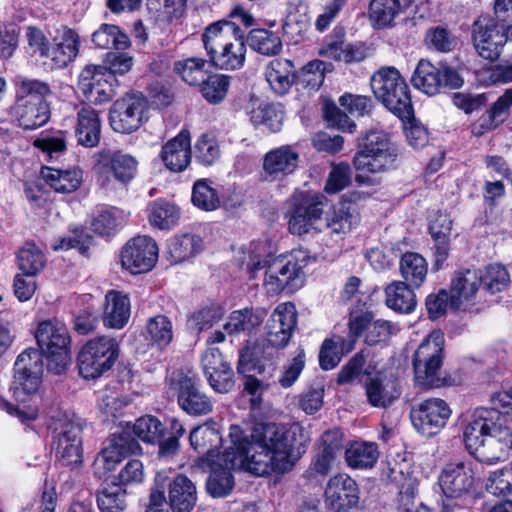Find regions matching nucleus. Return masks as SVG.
<instances>
[{
    "mask_svg": "<svg viewBox=\"0 0 512 512\" xmlns=\"http://www.w3.org/2000/svg\"><path fill=\"white\" fill-rule=\"evenodd\" d=\"M303 429L293 425L290 429L276 423H256L251 430L250 441L242 437L239 426H231L232 446L211 461V473L207 480V491L213 497L226 496L234 486L232 469L244 468L257 476L271 472L285 473L292 469V454L297 435Z\"/></svg>",
    "mask_w": 512,
    "mask_h": 512,
    "instance_id": "obj_1",
    "label": "nucleus"
},
{
    "mask_svg": "<svg viewBox=\"0 0 512 512\" xmlns=\"http://www.w3.org/2000/svg\"><path fill=\"white\" fill-rule=\"evenodd\" d=\"M44 354L36 349H26L16 359L11 385L16 405L7 404V411L22 420H34L38 415V391L43 375Z\"/></svg>",
    "mask_w": 512,
    "mask_h": 512,
    "instance_id": "obj_2",
    "label": "nucleus"
},
{
    "mask_svg": "<svg viewBox=\"0 0 512 512\" xmlns=\"http://www.w3.org/2000/svg\"><path fill=\"white\" fill-rule=\"evenodd\" d=\"M495 416L494 411L477 408L470 415L463 431V440L470 454L489 464L506 456L505 444L496 437L502 423H496Z\"/></svg>",
    "mask_w": 512,
    "mask_h": 512,
    "instance_id": "obj_3",
    "label": "nucleus"
},
{
    "mask_svg": "<svg viewBox=\"0 0 512 512\" xmlns=\"http://www.w3.org/2000/svg\"><path fill=\"white\" fill-rule=\"evenodd\" d=\"M97 185L106 195L127 191L138 173V161L121 151L103 149L93 155Z\"/></svg>",
    "mask_w": 512,
    "mask_h": 512,
    "instance_id": "obj_4",
    "label": "nucleus"
},
{
    "mask_svg": "<svg viewBox=\"0 0 512 512\" xmlns=\"http://www.w3.org/2000/svg\"><path fill=\"white\" fill-rule=\"evenodd\" d=\"M398 156V149L386 132L370 130L360 140L353 158L355 169L362 173L356 176V180L364 182V175L383 173L394 168Z\"/></svg>",
    "mask_w": 512,
    "mask_h": 512,
    "instance_id": "obj_5",
    "label": "nucleus"
},
{
    "mask_svg": "<svg viewBox=\"0 0 512 512\" xmlns=\"http://www.w3.org/2000/svg\"><path fill=\"white\" fill-rule=\"evenodd\" d=\"M375 97L402 121L413 118V105L409 87L394 67H383L371 78Z\"/></svg>",
    "mask_w": 512,
    "mask_h": 512,
    "instance_id": "obj_6",
    "label": "nucleus"
},
{
    "mask_svg": "<svg viewBox=\"0 0 512 512\" xmlns=\"http://www.w3.org/2000/svg\"><path fill=\"white\" fill-rule=\"evenodd\" d=\"M444 334L435 330L419 345L414 354L413 369L416 385L423 388H439L447 385L440 376L444 357Z\"/></svg>",
    "mask_w": 512,
    "mask_h": 512,
    "instance_id": "obj_7",
    "label": "nucleus"
},
{
    "mask_svg": "<svg viewBox=\"0 0 512 512\" xmlns=\"http://www.w3.org/2000/svg\"><path fill=\"white\" fill-rule=\"evenodd\" d=\"M40 352L47 359V368L54 374H61L70 363L71 337L66 325L57 320L39 323L36 334Z\"/></svg>",
    "mask_w": 512,
    "mask_h": 512,
    "instance_id": "obj_8",
    "label": "nucleus"
},
{
    "mask_svg": "<svg viewBox=\"0 0 512 512\" xmlns=\"http://www.w3.org/2000/svg\"><path fill=\"white\" fill-rule=\"evenodd\" d=\"M119 355V344L109 336L89 340L79 351L77 365L85 379H95L110 370Z\"/></svg>",
    "mask_w": 512,
    "mask_h": 512,
    "instance_id": "obj_9",
    "label": "nucleus"
},
{
    "mask_svg": "<svg viewBox=\"0 0 512 512\" xmlns=\"http://www.w3.org/2000/svg\"><path fill=\"white\" fill-rule=\"evenodd\" d=\"M411 81L416 89L430 96L440 93L442 88L458 89L464 82L455 68L444 64L435 66L426 59L418 62Z\"/></svg>",
    "mask_w": 512,
    "mask_h": 512,
    "instance_id": "obj_10",
    "label": "nucleus"
},
{
    "mask_svg": "<svg viewBox=\"0 0 512 512\" xmlns=\"http://www.w3.org/2000/svg\"><path fill=\"white\" fill-rule=\"evenodd\" d=\"M308 256L302 250H294L288 256H279L267 265L265 281L274 286L273 291L286 288L294 290L303 283V268Z\"/></svg>",
    "mask_w": 512,
    "mask_h": 512,
    "instance_id": "obj_11",
    "label": "nucleus"
},
{
    "mask_svg": "<svg viewBox=\"0 0 512 512\" xmlns=\"http://www.w3.org/2000/svg\"><path fill=\"white\" fill-rule=\"evenodd\" d=\"M147 100L141 93H129L117 99L110 108V125L115 132L129 134L147 120Z\"/></svg>",
    "mask_w": 512,
    "mask_h": 512,
    "instance_id": "obj_12",
    "label": "nucleus"
},
{
    "mask_svg": "<svg viewBox=\"0 0 512 512\" xmlns=\"http://www.w3.org/2000/svg\"><path fill=\"white\" fill-rule=\"evenodd\" d=\"M342 441L337 431H326L317 441L309 467L304 477L321 481L338 465Z\"/></svg>",
    "mask_w": 512,
    "mask_h": 512,
    "instance_id": "obj_13",
    "label": "nucleus"
},
{
    "mask_svg": "<svg viewBox=\"0 0 512 512\" xmlns=\"http://www.w3.org/2000/svg\"><path fill=\"white\" fill-rule=\"evenodd\" d=\"M508 40L505 29L490 16H480L472 26V41L477 54L489 61L497 60Z\"/></svg>",
    "mask_w": 512,
    "mask_h": 512,
    "instance_id": "obj_14",
    "label": "nucleus"
},
{
    "mask_svg": "<svg viewBox=\"0 0 512 512\" xmlns=\"http://www.w3.org/2000/svg\"><path fill=\"white\" fill-rule=\"evenodd\" d=\"M170 386L177 392L178 404L187 414L201 416L212 411V401L200 389V380L195 375L179 373L170 379Z\"/></svg>",
    "mask_w": 512,
    "mask_h": 512,
    "instance_id": "obj_15",
    "label": "nucleus"
},
{
    "mask_svg": "<svg viewBox=\"0 0 512 512\" xmlns=\"http://www.w3.org/2000/svg\"><path fill=\"white\" fill-rule=\"evenodd\" d=\"M451 413V408L446 401L440 398H429L414 405L410 417L418 432L431 437L445 427Z\"/></svg>",
    "mask_w": 512,
    "mask_h": 512,
    "instance_id": "obj_16",
    "label": "nucleus"
},
{
    "mask_svg": "<svg viewBox=\"0 0 512 512\" xmlns=\"http://www.w3.org/2000/svg\"><path fill=\"white\" fill-rule=\"evenodd\" d=\"M140 452V444L135 438L130 437L129 431L123 430L120 434H114L109 445L97 455L93 465L94 473L99 478H105L115 470L124 457Z\"/></svg>",
    "mask_w": 512,
    "mask_h": 512,
    "instance_id": "obj_17",
    "label": "nucleus"
},
{
    "mask_svg": "<svg viewBox=\"0 0 512 512\" xmlns=\"http://www.w3.org/2000/svg\"><path fill=\"white\" fill-rule=\"evenodd\" d=\"M284 346H275L268 338L255 342L253 347L245 348L240 352L237 370L240 374L257 371L264 374L267 370L268 377L273 376L275 370L274 361L278 358L279 350Z\"/></svg>",
    "mask_w": 512,
    "mask_h": 512,
    "instance_id": "obj_18",
    "label": "nucleus"
},
{
    "mask_svg": "<svg viewBox=\"0 0 512 512\" xmlns=\"http://www.w3.org/2000/svg\"><path fill=\"white\" fill-rule=\"evenodd\" d=\"M158 258L156 242L148 236H137L128 241L121 253V264L133 274L150 271Z\"/></svg>",
    "mask_w": 512,
    "mask_h": 512,
    "instance_id": "obj_19",
    "label": "nucleus"
},
{
    "mask_svg": "<svg viewBox=\"0 0 512 512\" xmlns=\"http://www.w3.org/2000/svg\"><path fill=\"white\" fill-rule=\"evenodd\" d=\"M54 450L62 465H78L82 462L81 426L67 419L59 420L55 428Z\"/></svg>",
    "mask_w": 512,
    "mask_h": 512,
    "instance_id": "obj_20",
    "label": "nucleus"
},
{
    "mask_svg": "<svg viewBox=\"0 0 512 512\" xmlns=\"http://www.w3.org/2000/svg\"><path fill=\"white\" fill-rule=\"evenodd\" d=\"M108 77L105 67L86 65L78 76V89L89 102L94 104L108 102L114 96Z\"/></svg>",
    "mask_w": 512,
    "mask_h": 512,
    "instance_id": "obj_21",
    "label": "nucleus"
},
{
    "mask_svg": "<svg viewBox=\"0 0 512 512\" xmlns=\"http://www.w3.org/2000/svg\"><path fill=\"white\" fill-rule=\"evenodd\" d=\"M299 162L300 155L294 146L274 148L263 157V177L267 181H281L297 170Z\"/></svg>",
    "mask_w": 512,
    "mask_h": 512,
    "instance_id": "obj_22",
    "label": "nucleus"
},
{
    "mask_svg": "<svg viewBox=\"0 0 512 512\" xmlns=\"http://www.w3.org/2000/svg\"><path fill=\"white\" fill-rule=\"evenodd\" d=\"M363 382L368 403L377 408H386L400 396L398 380L393 375L365 370Z\"/></svg>",
    "mask_w": 512,
    "mask_h": 512,
    "instance_id": "obj_23",
    "label": "nucleus"
},
{
    "mask_svg": "<svg viewBox=\"0 0 512 512\" xmlns=\"http://www.w3.org/2000/svg\"><path fill=\"white\" fill-rule=\"evenodd\" d=\"M443 494L448 498H459L474 485L472 465L467 462L448 463L438 478Z\"/></svg>",
    "mask_w": 512,
    "mask_h": 512,
    "instance_id": "obj_24",
    "label": "nucleus"
},
{
    "mask_svg": "<svg viewBox=\"0 0 512 512\" xmlns=\"http://www.w3.org/2000/svg\"><path fill=\"white\" fill-rule=\"evenodd\" d=\"M327 200L322 195L306 197L292 210L289 218V231L295 235L307 233L311 228H318L317 222L323 214Z\"/></svg>",
    "mask_w": 512,
    "mask_h": 512,
    "instance_id": "obj_25",
    "label": "nucleus"
},
{
    "mask_svg": "<svg viewBox=\"0 0 512 512\" xmlns=\"http://www.w3.org/2000/svg\"><path fill=\"white\" fill-rule=\"evenodd\" d=\"M297 324L295 305L286 302L279 304L267 323L266 337L275 346L286 347Z\"/></svg>",
    "mask_w": 512,
    "mask_h": 512,
    "instance_id": "obj_26",
    "label": "nucleus"
},
{
    "mask_svg": "<svg viewBox=\"0 0 512 512\" xmlns=\"http://www.w3.org/2000/svg\"><path fill=\"white\" fill-rule=\"evenodd\" d=\"M481 283V271L467 269L458 272L450 285V308L466 309L476 296Z\"/></svg>",
    "mask_w": 512,
    "mask_h": 512,
    "instance_id": "obj_27",
    "label": "nucleus"
},
{
    "mask_svg": "<svg viewBox=\"0 0 512 512\" xmlns=\"http://www.w3.org/2000/svg\"><path fill=\"white\" fill-rule=\"evenodd\" d=\"M324 496L329 506L354 508L359 502V488L356 481L348 474L339 473L328 480Z\"/></svg>",
    "mask_w": 512,
    "mask_h": 512,
    "instance_id": "obj_28",
    "label": "nucleus"
},
{
    "mask_svg": "<svg viewBox=\"0 0 512 512\" xmlns=\"http://www.w3.org/2000/svg\"><path fill=\"white\" fill-rule=\"evenodd\" d=\"M160 157L166 168L170 171H184L191 161V140L189 131L182 130L178 135L163 145Z\"/></svg>",
    "mask_w": 512,
    "mask_h": 512,
    "instance_id": "obj_29",
    "label": "nucleus"
},
{
    "mask_svg": "<svg viewBox=\"0 0 512 512\" xmlns=\"http://www.w3.org/2000/svg\"><path fill=\"white\" fill-rule=\"evenodd\" d=\"M512 107V89H507L471 126L474 136L480 137L485 133L495 130L502 125L510 116Z\"/></svg>",
    "mask_w": 512,
    "mask_h": 512,
    "instance_id": "obj_30",
    "label": "nucleus"
},
{
    "mask_svg": "<svg viewBox=\"0 0 512 512\" xmlns=\"http://www.w3.org/2000/svg\"><path fill=\"white\" fill-rule=\"evenodd\" d=\"M244 38L243 30L234 22L229 20H219L208 25L202 34L204 48L209 56L215 53L229 42L239 41Z\"/></svg>",
    "mask_w": 512,
    "mask_h": 512,
    "instance_id": "obj_31",
    "label": "nucleus"
},
{
    "mask_svg": "<svg viewBox=\"0 0 512 512\" xmlns=\"http://www.w3.org/2000/svg\"><path fill=\"white\" fill-rule=\"evenodd\" d=\"M130 300L126 294L111 290L105 296L103 323L113 329L123 328L130 318Z\"/></svg>",
    "mask_w": 512,
    "mask_h": 512,
    "instance_id": "obj_32",
    "label": "nucleus"
},
{
    "mask_svg": "<svg viewBox=\"0 0 512 512\" xmlns=\"http://www.w3.org/2000/svg\"><path fill=\"white\" fill-rule=\"evenodd\" d=\"M169 505L173 512H191L197 501L194 483L185 475H177L169 484Z\"/></svg>",
    "mask_w": 512,
    "mask_h": 512,
    "instance_id": "obj_33",
    "label": "nucleus"
},
{
    "mask_svg": "<svg viewBox=\"0 0 512 512\" xmlns=\"http://www.w3.org/2000/svg\"><path fill=\"white\" fill-rule=\"evenodd\" d=\"M101 121L95 109L83 106L77 112L75 135L80 145L95 147L100 141Z\"/></svg>",
    "mask_w": 512,
    "mask_h": 512,
    "instance_id": "obj_34",
    "label": "nucleus"
},
{
    "mask_svg": "<svg viewBox=\"0 0 512 512\" xmlns=\"http://www.w3.org/2000/svg\"><path fill=\"white\" fill-rule=\"evenodd\" d=\"M80 36L71 29L64 28L58 42L50 49L47 59H50L53 67L64 68L72 63L79 54Z\"/></svg>",
    "mask_w": 512,
    "mask_h": 512,
    "instance_id": "obj_35",
    "label": "nucleus"
},
{
    "mask_svg": "<svg viewBox=\"0 0 512 512\" xmlns=\"http://www.w3.org/2000/svg\"><path fill=\"white\" fill-rule=\"evenodd\" d=\"M12 113L19 126L34 130L47 123L50 117L48 103H33L16 100Z\"/></svg>",
    "mask_w": 512,
    "mask_h": 512,
    "instance_id": "obj_36",
    "label": "nucleus"
},
{
    "mask_svg": "<svg viewBox=\"0 0 512 512\" xmlns=\"http://www.w3.org/2000/svg\"><path fill=\"white\" fill-rule=\"evenodd\" d=\"M265 77L271 89L279 95L287 93L297 81L292 61L282 58L270 61L265 69Z\"/></svg>",
    "mask_w": 512,
    "mask_h": 512,
    "instance_id": "obj_37",
    "label": "nucleus"
},
{
    "mask_svg": "<svg viewBox=\"0 0 512 512\" xmlns=\"http://www.w3.org/2000/svg\"><path fill=\"white\" fill-rule=\"evenodd\" d=\"M385 303L388 308L398 313L413 312L417 305L414 287L402 281H393L385 288Z\"/></svg>",
    "mask_w": 512,
    "mask_h": 512,
    "instance_id": "obj_38",
    "label": "nucleus"
},
{
    "mask_svg": "<svg viewBox=\"0 0 512 512\" xmlns=\"http://www.w3.org/2000/svg\"><path fill=\"white\" fill-rule=\"evenodd\" d=\"M41 175L46 184L55 192L63 194L76 191L82 183V171L79 168L62 170L43 167Z\"/></svg>",
    "mask_w": 512,
    "mask_h": 512,
    "instance_id": "obj_39",
    "label": "nucleus"
},
{
    "mask_svg": "<svg viewBox=\"0 0 512 512\" xmlns=\"http://www.w3.org/2000/svg\"><path fill=\"white\" fill-rule=\"evenodd\" d=\"M190 444L198 453L207 456L211 462L214 461L213 457L219 456V448L222 443L221 436L218 430L209 424H203L195 427L189 435Z\"/></svg>",
    "mask_w": 512,
    "mask_h": 512,
    "instance_id": "obj_40",
    "label": "nucleus"
},
{
    "mask_svg": "<svg viewBox=\"0 0 512 512\" xmlns=\"http://www.w3.org/2000/svg\"><path fill=\"white\" fill-rule=\"evenodd\" d=\"M266 315V310L262 308H245L233 311L224 324V330L230 335L241 332L250 333L263 323Z\"/></svg>",
    "mask_w": 512,
    "mask_h": 512,
    "instance_id": "obj_41",
    "label": "nucleus"
},
{
    "mask_svg": "<svg viewBox=\"0 0 512 512\" xmlns=\"http://www.w3.org/2000/svg\"><path fill=\"white\" fill-rule=\"evenodd\" d=\"M402 282L419 288L423 285L428 274V263L426 259L416 252H406L401 256L399 262Z\"/></svg>",
    "mask_w": 512,
    "mask_h": 512,
    "instance_id": "obj_42",
    "label": "nucleus"
},
{
    "mask_svg": "<svg viewBox=\"0 0 512 512\" xmlns=\"http://www.w3.org/2000/svg\"><path fill=\"white\" fill-rule=\"evenodd\" d=\"M246 45L244 38L232 41L209 55L210 62L216 68L222 70H236L244 65L246 57Z\"/></svg>",
    "mask_w": 512,
    "mask_h": 512,
    "instance_id": "obj_43",
    "label": "nucleus"
},
{
    "mask_svg": "<svg viewBox=\"0 0 512 512\" xmlns=\"http://www.w3.org/2000/svg\"><path fill=\"white\" fill-rule=\"evenodd\" d=\"M353 340H345V337L333 335L325 339L319 352V364L323 370L335 368L342 357L353 350Z\"/></svg>",
    "mask_w": 512,
    "mask_h": 512,
    "instance_id": "obj_44",
    "label": "nucleus"
},
{
    "mask_svg": "<svg viewBox=\"0 0 512 512\" xmlns=\"http://www.w3.org/2000/svg\"><path fill=\"white\" fill-rule=\"evenodd\" d=\"M379 456L378 447L373 442H351L345 450V460L353 469L372 468Z\"/></svg>",
    "mask_w": 512,
    "mask_h": 512,
    "instance_id": "obj_45",
    "label": "nucleus"
},
{
    "mask_svg": "<svg viewBox=\"0 0 512 512\" xmlns=\"http://www.w3.org/2000/svg\"><path fill=\"white\" fill-rule=\"evenodd\" d=\"M358 214L353 205L340 203L327 212L325 217V226L334 234H346L358 224Z\"/></svg>",
    "mask_w": 512,
    "mask_h": 512,
    "instance_id": "obj_46",
    "label": "nucleus"
},
{
    "mask_svg": "<svg viewBox=\"0 0 512 512\" xmlns=\"http://www.w3.org/2000/svg\"><path fill=\"white\" fill-rule=\"evenodd\" d=\"M180 218V210L165 200L154 201L148 209V220L151 226L160 230L174 227Z\"/></svg>",
    "mask_w": 512,
    "mask_h": 512,
    "instance_id": "obj_47",
    "label": "nucleus"
},
{
    "mask_svg": "<svg viewBox=\"0 0 512 512\" xmlns=\"http://www.w3.org/2000/svg\"><path fill=\"white\" fill-rule=\"evenodd\" d=\"M204 243L200 236L195 234H182L176 236L168 246L169 255L174 263L188 260L203 249Z\"/></svg>",
    "mask_w": 512,
    "mask_h": 512,
    "instance_id": "obj_48",
    "label": "nucleus"
},
{
    "mask_svg": "<svg viewBox=\"0 0 512 512\" xmlns=\"http://www.w3.org/2000/svg\"><path fill=\"white\" fill-rule=\"evenodd\" d=\"M17 264L26 277H35L46 265L43 251L32 242H25L17 253Z\"/></svg>",
    "mask_w": 512,
    "mask_h": 512,
    "instance_id": "obj_49",
    "label": "nucleus"
},
{
    "mask_svg": "<svg viewBox=\"0 0 512 512\" xmlns=\"http://www.w3.org/2000/svg\"><path fill=\"white\" fill-rule=\"evenodd\" d=\"M92 42L98 48L116 50H125L131 44L129 37L118 26L106 23L94 31Z\"/></svg>",
    "mask_w": 512,
    "mask_h": 512,
    "instance_id": "obj_50",
    "label": "nucleus"
},
{
    "mask_svg": "<svg viewBox=\"0 0 512 512\" xmlns=\"http://www.w3.org/2000/svg\"><path fill=\"white\" fill-rule=\"evenodd\" d=\"M408 5L407 2L402 4L400 0H371L370 20L375 27L383 28L391 24L394 18Z\"/></svg>",
    "mask_w": 512,
    "mask_h": 512,
    "instance_id": "obj_51",
    "label": "nucleus"
},
{
    "mask_svg": "<svg viewBox=\"0 0 512 512\" xmlns=\"http://www.w3.org/2000/svg\"><path fill=\"white\" fill-rule=\"evenodd\" d=\"M129 431L130 437L134 434L138 439L146 443L159 442L164 434V425L154 416L146 415L138 418L135 423L124 429Z\"/></svg>",
    "mask_w": 512,
    "mask_h": 512,
    "instance_id": "obj_52",
    "label": "nucleus"
},
{
    "mask_svg": "<svg viewBox=\"0 0 512 512\" xmlns=\"http://www.w3.org/2000/svg\"><path fill=\"white\" fill-rule=\"evenodd\" d=\"M50 94L51 89L47 82L27 77L17 78L16 100L47 103L46 98Z\"/></svg>",
    "mask_w": 512,
    "mask_h": 512,
    "instance_id": "obj_53",
    "label": "nucleus"
},
{
    "mask_svg": "<svg viewBox=\"0 0 512 512\" xmlns=\"http://www.w3.org/2000/svg\"><path fill=\"white\" fill-rule=\"evenodd\" d=\"M97 506L101 512H122L126 508V490L118 483H111L98 490Z\"/></svg>",
    "mask_w": 512,
    "mask_h": 512,
    "instance_id": "obj_54",
    "label": "nucleus"
},
{
    "mask_svg": "<svg viewBox=\"0 0 512 512\" xmlns=\"http://www.w3.org/2000/svg\"><path fill=\"white\" fill-rule=\"evenodd\" d=\"M249 116L254 125H264L272 132L279 131L283 122V113L270 103L253 104Z\"/></svg>",
    "mask_w": 512,
    "mask_h": 512,
    "instance_id": "obj_55",
    "label": "nucleus"
},
{
    "mask_svg": "<svg viewBox=\"0 0 512 512\" xmlns=\"http://www.w3.org/2000/svg\"><path fill=\"white\" fill-rule=\"evenodd\" d=\"M250 46L257 52L272 56L281 51L282 43L280 37L266 29H253L249 34Z\"/></svg>",
    "mask_w": 512,
    "mask_h": 512,
    "instance_id": "obj_56",
    "label": "nucleus"
},
{
    "mask_svg": "<svg viewBox=\"0 0 512 512\" xmlns=\"http://www.w3.org/2000/svg\"><path fill=\"white\" fill-rule=\"evenodd\" d=\"M206 61L202 58H187L174 64V71L189 85L202 84L206 79Z\"/></svg>",
    "mask_w": 512,
    "mask_h": 512,
    "instance_id": "obj_57",
    "label": "nucleus"
},
{
    "mask_svg": "<svg viewBox=\"0 0 512 512\" xmlns=\"http://www.w3.org/2000/svg\"><path fill=\"white\" fill-rule=\"evenodd\" d=\"M146 331L150 340L160 348L166 347L173 339L172 323L162 314L148 319Z\"/></svg>",
    "mask_w": 512,
    "mask_h": 512,
    "instance_id": "obj_58",
    "label": "nucleus"
},
{
    "mask_svg": "<svg viewBox=\"0 0 512 512\" xmlns=\"http://www.w3.org/2000/svg\"><path fill=\"white\" fill-rule=\"evenodd\" d=\"M224 313L222 306L211 304L192 313L188 318V326L196 332L210 329L223 318Z\"/></svg>",
    "mask_w": 512,
    "mask_h": 512,
    "instance_id": "obj_59",
    "label": "nucleus"
},
{
    "mask_svg": "<svg viewBox=\"0 0 512 512\" xmlns=\"http://www.w3.org/2000/svg\"><path fill=\"white\" fill-rule=\"evenodd\" d=\"M194 153L199 163L210 166L220 158L221 151L218 141L213 136L202 134L195 143Z\"/></svg>",
    "mask_w": 512,
    "mask_h": 512,
    "instance_id": "obj_60",
    "label": "nucleus"
},
{
    "mask_svg": "<svg viewBox=\"0 0 512 512\" xmlns=\"http://www.w3.org/2000/svg\"><path fill=\"white\" fill-rule=\"evenodd\" d=\"M510 275L507 269L500 264H491L486 267L482 274V283L484 288L491 294L501 292L508 287Z\"/></svg>",
    "mask_w": 512,
    "mask_h": 512,
    "instance_id": "obj_61",
    "label": "nucleus"
},
{
    "mask_svg": "<svg viewBox=\"0 0 512 512\" xmlns=\"http://www.w3.org/2000/svg\"><path fill=\"white\" fill-rule=\"evenodd\" d=\"M192 202L195 206L205 211H212L220 204L216 190L206 180L202 179L194 183Z\"/></svg>",
    "mask_w": 512,
    "mask_h": 512,
    "instance_id": "obj_62",
    "label": "nucleus"
},
{
    "mask_svg": "<svg viewBox=\"0 0 512 512\" xmlns=\"http://www.w3.org/2000/svg\"><path fill=\"white\" fill-rule=\"evenodd\" d=\"M229 87V77L215 74L208 76L202 83V96L210 103H219L224 99Z\"/></svg>",
    "mask_w": 512,
    "mask_h": 512,
    "instance_id": "obj_63",
    "label": "nucleus"
},
{
    "mask_svg": "<svg viewBox=\"0 0 512 512\" xmlns=\"http://www.w3.org/2000/svg\"><path fill=\"white\" fill-rule=\"evenodd\" d=\"M486 490L495 495H507L512 492V468H502L490 474L486 482Z\"/></svg>",
    "mask_w": 512,
    "mask_h": 512,
    "instance_id": "obj_64",
    "label": "nucleus"
}]
</instances>
